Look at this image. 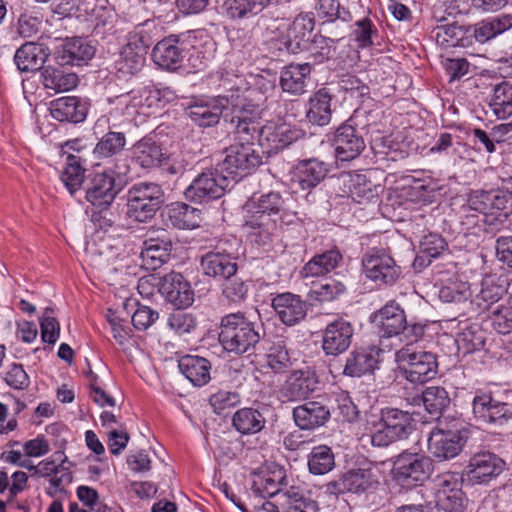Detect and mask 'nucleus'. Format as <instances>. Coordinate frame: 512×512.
<instances>
[{
    "instance_id": "nucleus-24",
    "label": "nucleus",
    "mask_w": 512,
    "mask_h": 512,
    "mask_svg": "<svg viewBox=\"0 0 512 512\" xmlns=\"http://www.w3.org/2000/svg\"><path fill=\"white\" fill-rule=\"evenodd\" d=\"M318 379L309 367L294 370L286 379L282 394L289 401L306 399L317 388Z\"/></svg>"
},
{
    "instance_id": "nucleus-50",
    "label": "nucleus",
    "mask_w": 512,
    "mask_h": 512,
    "mask_svg": "<svg viewBox=\"0 0 512 512\" xmlns=\"http://www.w3.org/2000/svg\"><path fill=\"white\" fill-rule=\"evenodd\" d=\"M378 360L365 350L354 351L346 359L343 373L351 377H360L372 372L377 366Z\"/></svg>"
},
{
    "instance_id": "nucleus-47",
    "label": "nucleus",
    "mask_w": 512,
    "mask_h": 512,
    "mask_svg": "<svg viewBox=\"0 0 512 512\" xmlns=\"http://www.w3.org/2000/svg\"><path fill=\"white\" fill-rule=\"evenodd\" d=\"M272 0H225L223 9L231 19L254 16L270 5Z\"/></svg>"
},
{
    "instance_id": "nucleus-18",
    "label": "nucleus",
    "mask_w": 512,
    "mask_h": 512,
    "mask_svg": "<svg viewBox=\"0 0 512 512\" xmlns=\"http://www.w3.org/2000/svg\"><path fill=\"white\" fill-rule=\"evenodd\" d=\"M505 468V461L490 451L473 454L465 468L467 480L472 484H485L498 477Z\"/></svg>"
},
{
    "instance_id": "nucleus-51",
    "label": "nucleus",
    "mask_w": 512,
    "mask_h": 512,
    "mask_svg": "<svg viewBox=\"0 0 512 512\" xmlns=\"http://www.w3.org/2000/svg\"><path fill=\"white\" fill-rule=\"evenodd\" d=\"M335 466L332 449L326 445L314 447L308 456V468L314 475H324Z\"/></svg>"
},
{
    "instance_id": "nucleus-34",
    "label": "nucleus",
    "mask_w": 512,
    "mask_h": 512,
    "mask_svg": "<svg viewBox=\"0 0 512 512\" xmlns=\"http://www.w3.org/2000/svg\"><path fill=\"white\" fill-rule=\"evenodd\" d=\"M329 416V410L317 401L306 402L293 409L294 421L302 430H311L324 425Z\"/></svg>"
},
{
    "instance_id": "nucleus-49",
    "label": "nucleus",
    "mask_w": 512,
    "mask_h": 512,
    "mask_svg": "<svg viewBox=\"0 0 512 512\" xmlns=\"http://www.w3.org/2000/svg\"><path fill=\"white\" fill-rule=\"evenodd\" d=\"M315 26V19L311 14H299L288 30V49L292 52L301 48V44L306 41Z\"/></svg>"
},
{
    "instance_id": "nucleus-15",
    "label": "nucleus",
    "mask_w": 512,
    "mask_h": 512,
    "mask_svg": "<svg viewBox=\"0 0 512 512\" xmlns=\"http://www.w3.org/2000/svg\"><path fill=\"white\" fill-rule=\"evenodd\" d=\"M379 475L371 464L366 467L353 468L345 472L338 481L329 483L331 491L356 494L368 493L377 489Z\"/></svg>"
},
{
    "instance_id": "nucleus-59",
    "label": "nucleus",
    "mask_w": 512,
    "mask_h": 512,
    "mask_svg": "<svg viewBox=\"0 0 512 512\" xmlns=\"http://www.w3.org/2000/svg\"><path fill=\"white\" fill-rule=\"evenodd\" d=\"M433 33L437 44L444 48L463 46L461 43L463 30L455 23L438 25Z\"/></svg>"
},
{
    "instance_id": "nucleus-55",
    "label": "nucleus",
    "mask_w": 512,
    "mask_h": 512,
    "mask_svg": "<svg viewBox=\"0 0 512 512\" xmlns=\"http://www.w3.org/2000/svg\"><path fill=\"white\" fill-rule=\"evenodd\" d=\"M266 364L275 373H283L291 367L292 362L283 341L273 343L269 347L266 354Z\"/></svg>"
},
{
    "instance_id": "nucleus-3",
    "label": "nucleus",
    "mask_w": 512,
    "mask_h": 512,
    "mask_svg": "<svg viewBox=\"0 0 512 512\" xmlns=\"http://www.w3.org/2000/svg\"><path fill=\"white\" fill-rule=\"evenodd\" d=\"M374 321L378 323L381 331L387 337H398L399 341L413 345L425 333V325L417 322H407L404 310L395 301L388 302L375 315Z\"/></svg>"
},
{
    "instance_id": "nucleus-58",
    "label": "nucleus",
    "mask_w": 512,
    "mask_h": 512,
    "mask_svg": "<svg viewBox=\"0 0 512 512\" xmlns=\"http://www.w3.org/2000/svg\"><path fill=\"white\" fill-rule=\"evenodd\" d=\"M339 41V38H331L322 34L314 35L311 44L309 46L310 58L315 63H322L328 60L335 50V44Z\"/></svg>"
},
{
    "instance_id": "nucleus-44",
    "label": "nucleus",
    "mask_w": 512,
    "mask_h": 512,
    "mask_svg": "<svg viewBox=\"0 0 512 512\" xmlns=\"http://www.w3.org/2000/svg\"><path fill=\"white\" fill-rule=\"evenodd\" d=\"M489 108L498 119H506L512 115V83L503 81L495 85Z\"/></svg>"
},
{
    "instance_id": "nucleus-4",
    "label": "nucleus",
    "mask_w": 512,
    "mask_h": 512,
    "mask_svg": "<svg viewBox=\"0 0 512 512\" xmlns=\"http://www.w3.org/2000/svg\"><path fill=\"white\" fill-rule=\"evenodd\" d=\"M417 421L407 411L397 408L381 410L380 420L374 425L370 435L371 444L375 447H387L391 443L406 439L415 429Z\"/></svg>"
},
{
    "instance_id": "nucleus-57",
    "label": "nucleus",
    "mask_w": 512,
    "mask_h": 512,
    "mask_svg": "<svg viewBox=\"0 0 512 512\" xmlns=\"http://www.w3.org/2000/svg\"><path fill=\"white\" fill-rule=\"evenodd\" d=\"M145 56L132 51L130 48H122L119 58L115 62L117 71L123 75H135L143 68Z\"/></svg>"
},
{
    "instance_id": "nucleus-33",
    "label": "nucleus",
    "mask_w": 512,
    "mask_h": 512,
    "mask_svg": "<svg viewBox=\"0 0 512 512\" xmlns=\"http://www.w3.org/2000/svg\"><path fill=\"white\" fill-rule=\"evenodd\" d=\"M49 110L51 116L60 122L79 123L84 121L87 115L86 103L75 96L53 100L50 103Z\"/></svg>"
},
{
    "instance_id": "nucleus-36",
    "label": "nucleus",
    "mask_w": 512,
    "mask_h": 512,
    "mask_svg": "<svg viewBox=\"0 0 512 512\" xmlns=\"http://www.w3.org/2000/svg\"><path fill=\"white\" fill-rule=\"evenodd\" d=\"M181 373L195 386H203L210 380V362L200 356L185 355L179 360Z\"/></svg>"
},
{
    "instance_id": "nucleus-25",
    "label": "nucleus",
    "mask_w": 512,
    "mask_h": 512,
    "mask_svg": "<svg viewBox=\"0 0 512 512\" xmlns=\"http://www.w3.org/2000/svg\"><path fill=\"white\" fill-rule=\"evenodd\" d=\"M116 186L115 177L108 171L97 173L88 183L86 199L95 207L106 208L113 202L118 193Z\"/></svg>"
},
{
    "instance_id": "nucleus-23",
    "label": "nucleus",
    "mask_w": 512,
    "mask_h": 512,
    "mask_svg": "<svg viewBox=\"0 0 512 512\" xmlns=\"http://www.w3.org/2000/svg\"><path fill=\"white\" fill-rule=\"evenodd\" d=\"M334 151L337 161H351L365 149L363 137L350 124L341 125L335 132Z\"/></svg>"
},
{
    "instance_id": "nucleus-61",
    "label": "nucleus",
    "mask_w": 512,
    "mask_h": 512,
    "mask_svg": "<svg viewBox=\"0 0 512 512\" xmlns=\"http://www.w3.org/2000/svg\"><path fill=\"white\" fill-rule=\"evenodd\" d=\"M53 310L46 308L40 321L41 337L44 342L54 344L59 338L60 325L52 316Z\"/></svg>"
},
{
    "instance_id": "nucleus-37",
    "label": "nucleus",
    "mask_w": 512,
    "mask_h": 512,
    "mask_svg": "<svg viewBox=\"0 0 512 512\" xmlns=\"http://www.w3.org/2000/svg\"><path fill=\"white\" fill-rule=\"evenodd\" d=\"M41 77L44 88L54 94L70 91L78 84V76L62 67L47 66L43 69Z\"/></svg>"
},
{
    "instance_id": "nucleus-9",
    "label": "nucleus",
    "mask_w": 512,
    "mask_h": 512,
    "mask_svg": "<svg viewBox=\"0 0 512 512\" xmlns=\"http://www.w3.org/2000/svg\"><path fill=\"white\" fill-rule=\"evenodd\" d=\"M225 157L218 164V169L229 177L230 183H237L261 164V156L254 146L247 143H235L224 151Z\"/></svg>"
},
{
    "instance_id": "nucleus-17",
    "label": "nucleus",
    "mask_w": 512,
    "mask_h": 512,
    "mask_svg": "<svg viewBox=\"0 0 512 512\" xmlns=\"http://www.w3.org/2000/svg\"><path fill=\"white\" fill-rule=\"evenodd\" d=\"M328 165L317 158L299 161L291 170V186L295 193L308 195L328 173Z\"/></svg>"
},
{
    "instance_id": "nucleus-12",
    "label": "nucleus",
    "mask_w": 512,
    "mask_h": 512,
    "mask_svg": "<svg viewBox=\"0 0 512 512\" xmlns=\"http://www.w3.org/2000/svg\"><path fill=\"white\" fill-rule=\"evenodd\" d=\"M230 184L229 177L216 168L215 171L198 175L185 190V197L198 203L218 199L224 195Z\"/></svg>"
},
{
    "instance_id": "nucleus-1",
    "label": "nucleus",
    "mask_w": 512,
    "mask_h": 512,
    "mask_svg": "<svg viewBox=\"0 0 512 512\" xmlns=\"http://www.w3.org/2000/svg\"><path fill=\"white\" fill-rule=\"evenodd\" d=\"M283 204L281 195L276 192H269L257 199L253 197L246 203L244 208L252 214L245 218L243 229L251 242L265 245L270 241L276 229V220L272 216L279 214Z\"/></svg>"
},
{
    "instance_id": "nucleus-39",
    "label": "nucleus",
    "mask_w": 512,
    "mask_h": 512,
    "mask_svg": "<svg viewBox=\"0 0 512 512\" xmlns=\"http://www.w3.org/2000/svg\"><path fill=\"white\" fill-rule=\"evenodd\" d=\"M512 27V15L502 14L484 19L473 26L475 40L484 44Z\"/></svg>"
},
{
    "instance_id": "nucleus-31",
    "label": "nucleus",
    "mask_w": 512,
    "mask_h": 512,
    "mask_svg": "<svg viewBox=\"0 0 512 512\" xmlns=\"http://www.w3.org/2000/svg\"><path fill=\"white\" fill-rule=\"evenodd\" d=\"M185 114L198 127H212L219 123L222 106L216 99L195 100L185 109Z\"/></svg>"
},
{
    "instance_id": "nucleus-32",
    "label": "nucleus",
    "mask_w": 512,
    "mask_h": 512,
    "mask_svg": "<svg viewBox=\"0 0 512 512\" xmlns=\"http://www.w3.org/2000/svg\"><path fill=\"white\" fill-rule=\"evenodd\" d=\"M49 55L50 50L46 45L27 42L17 49L14 61L21 72H35L43 68Z\"/></svg>"
},
{
    "instance_id": "nucleus-6",
    "label": "nucleus",
    "mask_w": 512,
    "mask_h": 512,
    "mask_svg": "<svg viewBox=\"0 0 512 512\" xmlns=\"http://www.w3.org/2000/svg\"><path fill=\"white\" fill-rule=\"evenodd\" d=\"M165 195L161 186L154 182L133 185L127 195V216L137 222L153 218L164 204Z\"/></svg>"
},
{
    "instance_id": "nucleus-2",
    "label": "nucleus",
    "mask_w": 512,
    "mask_h": 512,
    "mask_svg": "<svg viewBox=\"0 0 512 512\" xmlns=\"http://www.w3.org/2000/svg\"><path fill=\"white\" fill-rule=\"evenodd\" d=\"M261 329L242 312L230 313L221 319L219 341L226 351L241 355L260 341Z\"/></svg>"
},
{
    "instance_id": "nucleus-45",
    "label": "nucleus",
    "mask_w": 512,
    "mask_h": 512,
    "mask_svg": "<svg viewBox=\"0 0 512 512\" xmlns=\"http://www.w3.org/2000/svg\"><path fill=\"white\" fill-rule=\"evenodd\" d=\"M233 426L241 434H256L260 432L266 424L263 414L254 408H242L235 412Z\"/></svg>"
},
{
    "instance_id": "nucleus-14",
    "label": "nucleus",
    "mask_w": 512,
    "mask_h": 512,
    "mask_svg": "<svg viewBox=\"0 0 512 512\" xmlns=\"http://www.w3.org/2000/svg\"><path fill=\"white\" fill-rule=\"evenodd\" d=\"M305 137V132L283 119L270 120L263 125L261 147L268 153H277Z\"/></svg>"
},
{
    "instance_id": "nucleus-60",
    "label": "nucleus",
    "mask_w": 512,
    "mask_h": 512,
    "mask_svg": "<svg viewBox=\"0 0 512 512\" xmlns=\"http://www.w3.org/2000/svg\"><path fill=\"white\" fill-rule=\"evenodd\" d=\"M153 39L151 34L143 25L137 26L127 36V43L123 48H130L132 51L145 56L148 48L152 45Z\"/></svg>"
},
{
    "instance_id": "nucleus-11",
    "label": "nucleus",
    "mask_w": 512,
    "mask_h": 512,
    "mask_svg": "<svg viewBox=\"0 0 512 512\" xmlns=\"http://www.w3.org/2000/svg\"><path fill=\"white\" fill-rule=\"evenodd\" d=\"M362 268L367 278L380 285H391L401 276L402 270L383 249L373 248L362 257Z\"/></svg>"
},
{
    "instance_id": "nucleus-42",
    "label": "nucleus",
    "mask_w": 512,
    "mask_h": 512,
    "mask_svg": "<svg viewBox=\"0 0 512 512\" xmlns=\"http://www.w3.org/2000/svg\"><path fill=\"white\" fill-rule=\"evenodd\" d=\"M95 54V48L85 38L68 39L63 45L61 65H80L90 60Z\"/></svg>"
},
{
    "instance_id": "nucleus-43",
    "label": "nucleus",
    "mask_w": 512,
    "mask_h": 512,
    "mask_svg": "<svg viewBox=\"0 0 512 512\" xmlns=\"http://www.w3.org/2000/svg\"><path fill=\"white\" fill-rule=\"evenodd\" d=\"M349 193L353 201L363 203L378 197L380 185L372 184L371 180L361 173L349 174L346 181Z\"/></svg>"
},
{
    "instance_id": "nucleus-48",
    "label": "nucleus",
    "mask_w": 512,
    "mask_h": 512,
    "mask_svg": "<svg viewBox=\"0 0 512 512\" xmlns=\"http://www.w3.org/2000/svg\"><path fill=\"white\" fill-rule=\"evenodd\" d=\"M126 146V135L122 131L109 129L97 142L93 153L96 158H111L118 155Z\"/></svg>"
},
{
    "instance_id": "nucleus-54",
    "label": "nucleus",
    "mask_w": 512,
    "mask_h": 512,
    "mask_svg": "<svg viewBox=\"0 0 512 512\" xmlns=\"http://www.w3.org/2000/svg\"><path fill=\"white\" fill-rule=\"evenodd\" d=\"M85 179V169L82 168L79 158L74 155L67 157V163L61 174V180L70 192L74 194L79 190Z\"/></svg>"
},
{
    "instance_id": "nucleus-62",
    "label": "nucleus",
    "mask_w": 512,
    "mask_h": 512,
    "mask_svg": "<svg viewBox=\"0 0 512 512\" xmlns=\"http://www.w3.org/2000/svg\"><path fill=\"white\" fill-rule=\"evenodd\" d=\"M470 296L469 287L464 282L451 283L439 291V298L446 303L462 302Z\"/></svg>"
},
{
    "instance_id": "nucleus-16",
    "label": "nucleus",
    "mask_w": 512,
    "mask_h": 512,
    "mask_svg": "<svg viewBox=\"0 0 512 512\" xmlns=\"http://www.w3.org/2000/svg\"><path fill=\"white\" fill-rule=\"evenodd\" d=\"M472 412L479 425L500 427L512 419L508 404L495 400L491 394L477 393L472 401Z\"/></svg>"
},
{
    "instance_id": "nucleus-38",
    "label": "nucleus",
    "mask_w": 512,
    "mask_h": 512,
    "mask_svg": "<svg viewBox=\"0 0 512 512\" xmlns=\"http://www.w3.org/2000/svg\"><path fill=\"white\" fill-rule=\"evenodd\" d=\"M310 73L311 66L309 63L288 65L282 70L280 76L282 90L293 95L303 94Z\"/></svg>"
},
{
    "instance_id": "nucleus-41",
    "label": "nucleus",
    "mask_w": 512,
    "mask_h": 512,
    "mask_svg": "<svg viewBox=\"0 0 512 512\" xmlns=\"http://www.w3.org/2000/svg\"><path fill=\"white\" fill-rule=\"evenodd\" d=\"M341 260L342 255L338 249H331L317 254L305 264L302 269V275L304 277L324 275L334 270Z\"/></svg>"
},
{
    "instance_id": "nucleus-10",
    "label": "nucleus",
    "mask_w": 512,
    "mask_h": 512,
    "mask_svg": "<svg viewBox=\"0 0 512 512\" xmlns=\"http://www.w3.org/2000/svg\"><path fill=\"white\" fill-rule=\"evenodd\" d=\"M262 115L263 109L257 104L249 102L241 106L236 105L230 120L231 125H233L235 140L252 146H254V141L258 140L261 146Z\"/></svg>"
},
{
    "instance_id": "nucleus-52",
    "label": "nucleus",
    "mask_w": 512,
    "mask_h": 512,
    "mask_svg": "<svg viewBox=\"0 0 512 512\" xmlns=\"http://www.w3.org/2000/svg\"><path fill=\"white\" fill-rule=\"evenodd\" d=\"M512 302V293H510ZM493 328L500 334H508L512 331V304L501 303L500 305L485 306Z\"/></svg>"
},
{
    "instance_id": "nucleus-63",
    "label": "nucleus",
    "mask_w": 512,
    "mask_h": 512,
    "mask_svg": "<svg viewBox=\"0 0 512 512\" xmlns=\"http://www.w3.org/2000/svg\"><path fill=\"white\" fill-rule=\"evenodd\" d=\"M241 401L237 392L218 391L210 397V404L217 414H222L226 409L235 407Z\"/></svg>"
},
{
    "instance_id": "nucleus-13",
    "label": "nucleus",
    "mask_w": 512,
    "mask_h": 512,
    "mask_svg": "<svg viewBox=\"0 0 512 512\" xmlns=\"http://www.w3.org/2000/svg\"><path fill=\"white\" fill-rule=\"evenodd\" d=\"M463 478L458 473H444L438 477L435 503L444 512H463L465 495L462 491Z\"/></svg>"
},
{
    "instance_id": "nucleus-29",
    "label": "nucleus",
    "mask_w": 512,
    "mask_h": 512,
    "mask_svg": "<svg viewBox=\"0 0 512 512\" xmlns=\"http://www.w3.org/2000/svg\"><path fill=\"white\" fill-rule=\"evenodd\" d=\"M131 159L144 169L162 166L167 155L162 146L152 138L144 137L133 144Z\"/></svg>"
},
{
    "instance_id": "nucleus-21",
    "label": "nucleus",
    "mask_w": 512,
    "mask_h": 512,
    "mask_svg": "<svg viewBox=\"0 0 512 512\" xmlns=\"http://www.w3.org/2000/svg\"><path fill=\"white\" fill-rule=\"evenodd\" d=\"M354 329L352 324L343 319L327 324L322 332V349L327 356H338L344 353L351 345Z\"/></svg>"
},
{
    "instance_id": "nucleus-26",
    "label": "nucleus",
    "mask_w": 512,
    "mask_h": 512,
    "mask_svg": "<svg viewBox=\"0 0 512 512\" xmlns=\"http://www.w3.org/2000/svg\"><path fill=\"white\" fill-rule=\"evenodd\" d=\"M157 238H149L144 241L140 256L142 266L147 270H156L170 258L172 241L165 230H161Z\"/></svg>"
},
{
    "instance_id": "nucleus-40",
    "label": "nucleus",
    "mask_w": 512,
    "mask_h": 512,
    "mask_svg": "<svg viewBox=\"0 0 512 512\" xmlns=\"http://www.w3.org/2000/svg\"><path fill=\"white\" fill-rule=\"evenodd\" d=\"M332 96L326 88L319 89L310 98V108L307 112L308 120L318 126L329 124L332 116Z\"/></svg>"
},
{
    "instance_id": "nucleus-19",
    "label": "nucleus",
    "mask_w": 512,
    "mask_h": 512,
    "mask_svg": "<svg viewBox=\"0 0 512 512\" xmlns=\"http://www.w3.org/2000/svg\"><path fill=\"white\" fill-rule=\"evenodd\" d=\"M465 442L460 430L436 427L429 434L428 450L438 460H449L462 451Z\"/></svg>"
},
{
    "instance_id": "nucleus-30",
    "label": "nucleus",
    "mask_w": 512,
    "mask_h": 512,
    "mask_svg": "<svg viewBox=\"0 0 512 512\" xmlns=\"http://www.w3.org/2000/svg\"><path fill=\"white\" fill-rule=\"evenodd\" d=\"M179 42V37L176 35H170L159 41L152 51L154 63L165 70L178 69L184 58Z\"/></svg>"
},
{
    "instance_id": "nucleus-35",
    "label": "nucleus",
    "mask_w": 512,
    "mask_h": 512,
    "mask_svg": "<svg viewBox=\"0 0 512 512\" xmlns=\"http://www.w3.org/2000/svg\"><path fill=\"white\" fill-rule=\"evenodd\" d=\"M136 113V104H132L128 96H119L106 115L100 117L96 127L108 126V129L122 128L129 124Z\"/></svg>"
},
{
    "instance_id": "nucleus-56",
    "label": "nucleus",
    "mask_w": 512,
    "mask_h": 512,
    "mask_svg": "<svg viewBox=\"0 0 512 512\" xmlns=\"http://www.w3.org/2000/svg\"><path fill=\"white\" fill-rule=\"evenodd\" d=\"M455 343L459 351L469 354L483 348L485 339L481 330L476 327H467L457 334Z\"/></svg>"
},
{
    "instance_id": "nucleus-7",
    "label": "nucleus",
    "mask_w": 512,
    "mask_h": 512,
    "mask_svg": "<svg viewBox=\"0 0 512 512\" xmlns=\"http://www.w3.org/2000/svg\"><path fill=\"white\" fill-rule=\"evenodd\" d=\"M432 459L417 451L404 450L393 460V478L402 486H418L433 473Z\"/></svg>"
},
{
    "instance_id": "nucleus-20",
    "label": "nucleus",
    "mask_w": 512,
    "mask_h": 512,
    "mask_svg": "<svg viewBox=\"0 0 512 512\" xmlns=\"http://www.w3.org/2000/svg\"><path fill=\"white\" fill-rule=\"evenodd\" d=\"M220 243L215 250L207 252L201 257L200 265L203 273L215 279L224 280L236 275L238 265L231 250Z\"/></svg>"
},
{
    "instance_id": "nucleus-28",
    "label": "nucleus",
    "mask_w": 512,
    "mask_h": 512,
    "mask_svg": "<svg viewBox=\"0 0 512 512\" xmlns=\"http://www.w3.org/2000/svg\"><path fill=\"white\" fill-rule=\"evenodd\" d=\"M272 306L285 325L293 326L303 320L307 314V305L298 295L283 293L272 300Z\"/></svg>"
},
{
    "instance_id": "nucleus-8",
    "label": "nucleus",
    "mask_w": 512,
    "mask_h": 512,
    "mask_svg": "<svg viewBox=\"0 0 512 512\" xmlns=\"http://www.w3.org/2000/svg\"><path fill=\"white\" fill-rule=\"evenodd\" d=\"M396 361L405 378L414 384L428 382L438 371L435 354L423 350L416 351L408 344L396 352Z\"/></svg>"
},
{
    "instance_id": "nucleus-53",
    "label": "nucleus",
    "mask_w": 512,
    "mask_h": 512,
    "mask_svg": "<svg viewBox=\"0 0 512 512\" xmlns=\"http://www.w3.org/2000/svg\"><path fill=\"white\" fill-rule=\"evenodd\" d=\"M422 401L428 413L439 415L449 406L450 397L443 387L431 386L423 391Z\"/></svg>"
},
{
    "instance_id": "nucleus-27",
    "label": "nucleus",
    "mask_w": 512,
    "mask_h": 512,
    "mask_svg": "<svg viewBox=\"0 0 512 512\" xmlns=\"http://www.w3.org/2000/svg\"><path fill=\"white\" fill-rule=\"evenodd\" d=\"M286 474L283 467L277 464L263 468L253 481V491L261 497H273L282 493V487L286 486Z\"/></svg>"
},
{
    "instance_id": "nucleus-64",
    "label": "nucleus",
    "mask_w": 512,
    "mask_h": 512,
    "mask_svg": "<svg viewBox=\"0 0 512 512\" xmlns=\"http://www.w3.org/2000/svg\"><path fill=\"white\" fill-rule=\"evenodd\" d=\"M354 26L353 35L358 46L365 48L372 45V37L377 33V29L372 21L368 18H364L355 22Z\"/></svg>"
},
{
    "instance_id": "nucleus-46",
    "label": "nucleus",
    "mask_w": 512,
    "mask_h": 512,
    "mask_svg": "<svg viewBox=\"0 0 512 512\" xmlns=\"http://www.w3.org/2000/svg\"><path fill=\"white\" fill-rule=\"evenodd\" d=\"M171 224L178 229H194L200 225V210L185 204L174 203L168 210Z\"/></svg>"
},
{
    "instance_id": "nucleus-5",
    "label": "nucleus",
    "mask_w": 512,
    "mask_h": 512,
    "mask_svg": "<svg viewBox=\"0 0 512 512\" xmlns=\"http://www.w3.org/2000/svg\"><path fill=\"white\" fill-rule=\"evenodd\" d=\"M467 206L483 215V222L492 232L493 227L502 224L511 212L512 194L503 190L475 191L469 196Z\"/></svg>"
},
{
    "instance_id": "nucleus-22",
    "label": "nucleus",
    "mask_w": 512,
    "mask_h": 512,
    "mask_svg": "<svg viewBox=\"0 0 512 512\" xmlns=\"http://www.w3.org/2000/svg\"><path fill=\"white\" fill-rule=\"evenodd\" d=\"M159 291L177 309H185L194 302V291L190 283L177 272H170L163 276Z\"/></svg>"
}]
</instances>
